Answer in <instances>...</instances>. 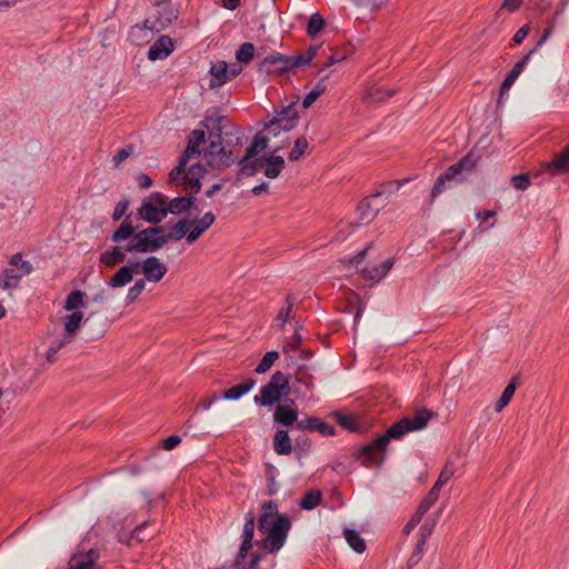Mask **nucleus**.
Instances as JSON below:
<instances>
[{
    "label": "nucleus",
    "instance_id": "f257e3e1",
    "mask_svg": "<svg viewBox=\"0 0 569 569\" xmlns=\"http://www.w3.org/2000/svg\"><path fill=\"white\" fill-rule=\"evenodd\" d=\"M433 416L435 413L432 411L421 409L412 417L402 418L392 425L383 436L363 446L359 451L358 459L367 467L380 466L383 461L387 446L391 439H401L408 432L422 430Z\"/></svg>",
    "mask_w": 569,
    "mask_h": 569
},
{
    "label": "nucleus",
    "instance_id": "f03ea898",
    "mask_svg": "<svg viewBox=\"0 0 569 569\" xmlns=\"http://www.w3.org/2000/svg\"><path fill=\"white\" fill-rule=\"evenodd\" d=\"M201 126L209 131V142H222L226 146H242L243 134L239 127L230 124L227 117L217 110L208 111Z\"/></svg>",
    "mask_w": 569,
    "mask_h": 569
},
{
    "label": "nucleus",
    "instance_id": "7ed1b4c3",
    "mask_svg": "<svg viewBox=\"0 0 569 569\" xmlns=\"http://www.w3.org/2000/svg\"><path fill=\"white\" fill-rule=\"evenodd\" d=\"M290 528L291 522L288 516L279 515L273 521L267 522L266 529H258L262 539L257 543L261 542L266 551L273 553L283 547Z\"/></svg>",
    "mask_w": 569,
    "mask_h": 569
},
{
    "label": "nucleus",
    "instance_id": "20e7f679",
    "mask_svg": "<svg viewBox=\"0 0 569 569\" xmlns=\"http://www.w3.org/2000/svg\"><path fill=\"white\" fill-rule=\"evenodd\" d=\"M166 244L164 227L153 226L137 231L128 241V249L138 253L156 252Z\"/></svg>",
    "mask_w": 569,
    "mask_h": 569
},
{
    "label": "nucleus",
    "instance_id": "39448f33",
    "mask_svg": "<svg viewBox=\"0 0 569 569\" xmlns=\"http://www.w3.org/2000/svg\"><path fill=\"white\" fill-rule=\"evenodd\" d=\"M289 392L288 377L281 371H276L269 382L260 389V395L253 397V401L262 407H270L287 397Z\"/></svg>",
    "mask_w": 569,
    "mask_h": 569
},
{
    "label": "nucleus",
    "instance_id": "423d86ee",
    "mask_svg": "<svg viewBox=\"0 0 569 569\" xmlns=\"http://www.w3.org/2000/svg\"><path fill=\"white\" fill-rule=\"evenodd\" d=\"M178 18V11L172 8L170 0H154L153 9L144 20V26L151 31L160 32L167 29Z\"/></svg>",
    "mask_w": 569,
    "mask_h": 569
},
{
    "label": "nucleus",
    "instance_id": "0eeeda50",
    "mask_svg": "<svg viewBox=\"0 0 569 569\" xmlns=\"http://www.w3.org/2000/svg\"><path fill=\"white\" fill-rule=\"evenodd\" d=\"M475 167V160L471 156L463 157L459 162L450 166L442 174H440L431 190V200L433 201L438 196L445 191V183L447 181H461L466 178L465 171H471Z\"/></svg>",
    "mask_w": 569,
    "mask_h": 569
},
{
    "label": "nucleus",
    "instance_id": "6e6552de",
    "mask_svg": "<svg viewBox=\"0 0 569 569\" xmlns=\"http://www.w3.org/2000/svg\"><path fill=\"white\" fill-rule=\"evenodd\" d=\"M139 216L149 223H160L168 216L166 196L159 192L152 193L148 200L142 202L139 209Z\"/></svg>",
    "mask_w": 569,
    "mask_h": 569
},
{
    "label": "nucleus",
    "instance_id": "1a4fd4ad",
    "mask_svg": "<svg viewBox=\"0 0 569 569\" xmlns=\"http://www.w3.org/2000/svg\"><path fill=\"white\" fill-rule=\"evenodd\" d=\"M229 147L226 146V140L222 142H209L203 153L208 166L213 169L232 166L236 161V156L232 150H228Z\"/></svg>",
    "mask_w": 569,
    "mask_h": 569
},
{
    "label": "nucleus",
    "instance_id": "9d476101",
    "mask_svg": "<svg viewBox=\"0 0 569 569\" xmlns=\"http://www.w3.org/2000/svg\"><path fill=\"white\" fill-rule=\"evenodd\" d=\"M382 191L376 192L360 201L357 208L358 223L368 224L379 211L388 203L387 198L382 199Z\"/></svg>",
    "mask_w": 569,
    "mask_h": 569
},
{
    "label": "nucleus",
    "instance_id": "9b49d317",
    "mask_svg": "<svg viewBox=\"0 0 569 569\" xmlns=\"http://www.w3.org/2000/svg\"><path fill=\"white\" fill-rule=\"evenodd\" d=\"M298 64L295 56H284L281 53H272L267 56L258 67V70L263 73H284L297 70Z\"/></svg>",
    "mask_w": 569,
    "mask_h": 569
},
{
    "label": "nucleus",
    "instance_id": "f8f14e48",
    "mask_svg": "<svg viewBox=\"0 0 569 569\" xmlns=\"http://www.w3.org/2000/svg\"><path fill=\"white\" fill-rule=\"evenodd\" d=\"M289 143V139L286 138L281 140V144L274 147L272 149V154L268 157H263V173L269 179H276L279 177L281 171L284 168V159L281 156H277L276 153L279 152L284 148V146Z\"/></svg>",
    "mask_w": 569,
    "mask_h": 569
},
{
    "label": "nucleus",
    "instance_id": "ddd939ff",
    "mask_svg": "<svg viewBox=\"0 0 569 569\" xmlns=\"http://www.w3.org/2000/svg\"><path fill=\"white\" fill-rule=\"evenodd\" d=\"M100 553L97 549L74 553L69 562L68 569H100L97 565Z\"/></svg>",
    "mask_w": 569,
    "mask_h": 569
},
{
    "label": "nucleus",
    "instance_id": "4468645a",
    "mask_svg": "<svg viewBox=\"0 0 569 569\" xmlns=\"http://www.w3.org/2000/svg\"><path fill=\"white\" fill-rule=\"evenodd\" d=\"M140 267L144 278L151 282L160 281L168 271L166 264L154 256L144 259L142 263H140Z\"/></svg>",
    "mask_w": 569,
    "mask_h": 569
},
{
    "label": "nucleus",
    "instance_id": "2eb2a0df",
    "mask_svg": "<svg viewBox=\"0 0 569 569\" xmlns=\"http://www.w3.org/2000/svg\"><path fill=\"white\" fill-rule=\"evenodd\" d=\"M139 261L129 262L128 264L120 267L118 271L109 279L107 284L113 289L127 286L132 281L133 274L139 272Z\"/></svg>",
    "mask_w": 569,
    "mask_h": 569
},
{
    "label": "nucleus",
    "instance_id": "dca6fc26",
    "mask_svg": "<svg viewBox=\"0 0 569 569\" xmlns=\"http://www.w3.org/2000/svg\"><path fill=\"white\" fill-rule=\"evenodd\" d=\"M541 166L543 171L552 177L569 173V149L567 146L561 152L555 154L551 161L543 162Z\"/></svg>",
    "mask_w": 569,
    "mask_h": 569
},
{
    "label": "nucleus",
    "instance_id": "f3484780",
    "mask_svg": "<svg viewBox=\"0 0 569 569\" xmlns=\"http://www.w3.org/2000/svg\"><path fill=\"white\" fill-rule=\"evenodd\" d=\"M298 419V408L295 400L289 399L282 405H278L273 412V421L282 426H291Z\"/></svg>",
    "mask_w": 569,
    "mask_h": 569
},
{
    "label": "nucleus",
    "instance_id": "a211bd4d",
    "mask_svg": "<svg viewBox=\"0 0 569 569\" xmlns=\"http://www.w3.org/2000/svg\"><path fill=\"white\" fill-rule=\"evenodd\" d=\"M214 220L216 216L212 212H206L200 219L191 220L192 229L186 236V241L190 244L197 241L213 224Z\"/></svg>",
    "mask_w": 569,
    "mask_h": 569
},
{
    "label": "nucleus",
    "instance_id": "6ab92c4d",
    "mask_svg": "<svg viewBox=\"0 0 569 569\" xmlns=\"http://www.w3.org/2000/svg\"><path fill=\"white\" fill-rule=\"evenodd\" d=\"M173 51V42L170 37L161 36L148 51L151 61L163 60Z\"/></svg>",
    "mask_w": 569,
    "mask_h": 569
},
{
    "label": "nucleus",
    "instance_id": "aec40b11",
    "mask_svg": "<svg viewBox=\"0 0 569 569\" xmlns=\"http://www.w3.org/2000/svg\"><path fill=\"white\" fill-rule=\"evenodd\" d=\"M83 320V313L81 311L71 312L62 318L63 321V336L64 343H71L79 330Z\"/></svg>",
    "mask_w": 569,
    "mask_h": 569
},
{
    "label": "nucleus",
    "instance_id": "412c9836",
    "mask_svg": "<svg viewBox=\"0 0 569 569\" xmlns=\"http://www.w3.org/2000/svg\"><path fill=\"white\" fill-rule=\"evenodd\" d=\"M536 52V49L530 50L520 61H518L511 71L507 74L500 88V98L510 90L515 81L518 79L526 64L530 60L531 56Z\"/></svg>",
    "mask_w": 569,
    "mask_h": 569
},
{
    "label": "nucleus",
    "instance_id": "4be33fe9",
    "mask_svg": "<svg viewBox=\"0 0 569 569\" xmlns=\"http://www.w3.org/2000/svg\"><path fill=\"white\" fill-rule=\"evenodd\" d=\"M128 252H131L128 249V242L124 246L118 244L107 251H104L100 257V262L106 267H114L118 263H121L126 260V256Z\"/></svg>",
    "mask_w": 569,
    "mask_h": 569
},
{
    "label": "nucleus",
    "instance_id": "5701e85b",
    "mask_svg": "<svg viewBox=\"0 0 569 569\" xmlns=\"http://www.w3.org/2000/svg\"><path fill=\"white\" fill-rule=\"evenodd\" d=\"M297 428L300 430L318 431L323 436L335 435L333 426H330L326 423L323 420L316 417H309L307 419L298 421Z\"/></svg>",
    "mask_w": 569,
    "mask_h": 569
},
{
    "label": "nucleus",
    "instance_id": "b1692460",
    "mask_svg": "<svg viewBox=\"0 0 569 569\" xmlns=\"http://www.w3.org/2000/svg\"><path fill=\"white\" fill-rule=\"evenodd\" d=\"M393 267V260L387 259L383 262H381L379 266H375L371 268H363L361 270V274L363 279L366 280H373V281H380L383 279L387 273L391 270Z\"/></svg>",
    "mask_w": 569,
    "mask_h": 569
},
{
    "label": "nucleus",
    "instance_id": "393cba45",
    "mask_svg": "<svg viewBox=\"0 0 569 569\" xmlns=\"http://www.w3.org/2000/svg\"><path fill=\"white\" fill-rule=\"evenodd\" d=\"M157 33L156 31H151L148 27L144 26H133L129 31V40L136 46H143L148 43Z\"/></svg>",
    "mask_w": 569,
    "mask_h": 569
},
{
    "label": "nucleus",
    "instance_id": "a878e982",
    "mask_svg": "<svg viewBox=\"0 0 569 569\" xmlns=\"http://www.w3.org/2000/svg\"><path fill=\"white\" fill-rule=\"evenodd\" d=\"M211 79L209 82V86L211 88H217L222 84H224L227 81H229L228 77V66L224 61H218L214 63L211 69Z\"/></svg>",
    "mask_w": 569,
    "mask_h": 569
},
{
    "label": "nucleus",
    "instance_id": "bb28decb",
    "mask_svg": "<svg viewBox=\"0 0 569 569\" xmlns=\"http://www.w3.org/2000/svg\"><path fill=\"white\" fill-rule=\"evenodd\" d=\"M193 197H176L170 202L166 198L167 213L178 214L187 212L193 206Z\"/></svg>",
    "mask_w": 569,
    "mask_h": 569
},
{
    "label": "nucleus",
    "instance_id": "cd10ccee",
    "mask_svg": "<svg viewBox=\"0 0 569 569\" xmlns=\"http://www.w3.org/2000/svg\"><path fill=\"white\" fill-rule=\"evenodd\" d=\"M137 233L136 227L132 224V221L127 217L118 229L112 233L111 240L114 243L120 244L124 240H130Z\"/></svg>",
    "mask_w": 569,
    "mask_h": 569
},
{
    "label": "nucleus",
    "instance_id": "c85d7f7f",
    "mask_svg": "<svg viewBox=\"0 0 569 569\" xmlns=\"http://www.w3.org/2000/svg\"><path fill=\"white\" fill-rule=\"evenodd\" d=\"M273 449L281 456H287L292 451L291 439L287 430L281 429L274 433Z\"/></svg>",
    "mask_w": 569,
    "mask_h": 569
},
{
    "label": "nucleus",
    "instance_id": "c756f323",
    "mask_svg": "<svg viewBox=\"0 0 569 569\" xmlns=\"http://www.w3.org/2000/svg\"><path fill=\"white\" fill-rule=\"evenodd\" d=\"M279 515L280 513H278V506L276 502H264L258 517V529H266L267 522L273 521Z\"/></svg>",
    "mask_w": 569,
    "mask_h": 569
},
{
    "label": "nucleus",
    "instance_id": "7c9ffc66",
    "mask_svg": "<svg viewBox=\"0 0 569 569\" xmlns=\"http://www.w3.org/2000/svg\"><path fill=\"white\" fill-rule=\"evenodd\" d=\"M313 389V383L310 377H307L303 372L296 375V381L293 382V392L298 397L309 398Z\"/></svg>",
    "mask_w": 569,
    "mask_h": 569
},
{
    "label": "nucleus",
    "instance_id": "2f4dec72",
    "mask_svg": "<svg viewBox=\"0 0 569 569\" xmlns=\"http://www.w3.org/2000/svg\"><path fill=\"white\" fill-rule=\"evenodd\" d=\"M297 101H298V98L296 99V101H293L287 106V111L284 112V113H287V118H283L282 120L279 118H273V120L278 123V126H280L282 128L283 133H288L297 124L298 112L295 108Z\"/></svg>",
    "mask_w": 569,
    "mask_h": 569
},
{
    "label": "nucleus",
    "instance_id": "473e14b6",
    "mask_svg": "<svg viewBox=\"0 0 569 569\" xmlns=\"http://www.w3.org/2000/svg\"><path fill=\"white\" fill-rule=\"evenodd\" d=\"M23 276H24L23 273L16 270L14 268H7L2 271L1 279H0V287L2 289L17 288Z\"/></svg>",
    "mask_w": 569,
    "mask_h": 569
},
{
    "label": "nucleus",
    "instance_id": "72a5a7b5",
    "mask_svg": "<svg viewBox=\"0 0 569 569\" xmlns=\"http://www.w3.org/2000/svg\"><path fill=\"white\" fill-rule=\"evenodd\" d=\"M254 385L256 381L253 379H250L243 383L233 386L230 389L226 390L222 397L227 400H238L243 395L249 392L254 387Z\"/></svg>",
    "mask_w": 569,
    "mask_h": 569
},
{
    "label": "nucleus",
    "instance_id": "f704fd0d",
    "mask_svg": "<svg viewBox=\"0 0 569 569\" xmlns=\"http://www.w3.org/2000/svg\"><path fill=\"white\" fill-rule=\"evenodd\" d=\"M268 137L257 134L250 147L246 150V153L242 157V161H247L256 158V156L263 151L268 147Z\"/></svg>",
    "mask_w": 569,
    "mask_h": 569
},
{
    "label": "nucleus",
    "instance_id": "c9c22d12",
    "mask_svg": "<svg viewBox=\"0 0 569 569\" xmlns=\"http://www.w3.org/2000/svg\"><path fill=\"white\" fill-rule=\"evenodd\" d=\"M188 228H190V220H179L174 226L170 228V231L168 233H164L166 243H168L169 240H181L183 237L188 234Z\"/></svg>",
    "mask_w": 569,
    "mask_h": 569
},
{
    "label": "nucleus",
    "instance_id": "e433bc0d",
    "mask_svg": "<svg viewBox=\"0 0 569 569\" xmlns=\"http://www.w3.org/2000/svg\"><path fill=\"white\" fill-rule=\"evenodd\" d=\"M343 536L348 545L358 553L366 551V542L353 529H345Z\"/></svg>",
    "mask_w": 569,
    "mask_h": 569
},
{
    "label": "nucleus",
    "instance_id": "4c0bfd02",
    "mask_svg": "<svg viewBox=\"0 0 569 569\" xmlns=\"http://www.w3.org/2000/svg\"><path fill=\"white\" fill-rule=\"evenodd\" d=\"M84 292L80 290H73L67 296L63 308L67 311L76 312L79 308L84 307Z\"/></svg>",
    "mask_w": 569,
    "mask_h": 569
},
{
    "label": "nucleus",
    "instance_id": "58836bf2",
    "mask_svg": "<svg viewBox=\"0 0 569 569\" xmlns=\"http://www.w3.org/2000/svg\"><path fill=\"white\" fill-rule=\"evenodd\" d=\"M240 172L244 176L252 177L259 170L263 168V157L262 158H253L247 161H242V158L239 160Z\"/></svg>",
    "mask_w": 569,
    "mask_h": 569
},
{
    "label": "nucleus",
    "instance_id": "ea45409f",
    "mask_svg": "<svg viewBox=\"0 0 569 569\" xmlns=\"http://www.w3.org/2000/svg\"><path fill=\"white\" fill-rule=\"evenodd\" d=\"M395 91L391 89H383L380 87H372L367 91L365 97L366 101L370 103L385 101L386 99L392 97Z\"/></svg>",
    "mask_w": 569,
    "mask_h": 569
},
{
    "label": "nucleus",
    "instance_id": "a19ab883",
    "mask_svg": "<svg viewBox=\"0 0 569 569\" xmlns=\"http://www.w3.org/2000/svg\"><path fill=\"white\" fill-rule=\"evenodd\" d=\"M322 493L319 490L308 491L300 501V507L305 510H312L321 503Z\"/></svg>",
    "mask_w": 569,
    "mask_h": 569
},
{
    "label": "nucleus",
    "instance_id": "79ce46f5",
    "mask_svg": "<svg viewBox=\"0 0 569 569\" xmlns=\"http://www.w3.org/2000/svg\"><path fill=\"white\" fill-rule=\"evenodd\" d=\"M279 359V352L276 350L268 351L258 366L256 367L254 371L259 375L267 372L272 365Z\"/></svg>",
    "mask_w": 569,
    "mask_h": 569
},
{
    "label": "nucleus",
    "instance_id": "37998d69",
    "mask_svg": "<svg viewBox=\"0 0 569 569\" xmlns=\"http://www.w3.org/2000/svg\"><path fill=\"white\" fill-rule=\"evenodd\" d=\"M256 48L251 42L242 43L236 52V59L241 63H248L254 57Z\"/></svg>",
    "mask_w": 569,
    "mask_h": 569
},
{
    "label": "nucleus",
    "instance_id": "c03bdc74",
    "mask_svg": "<svg viewBox=\"0 0 569 569\" xmlns=\"http://www.w3.org/2000/svg\"><path fill=\"white\" fill-rule=\"evenodd\" d=\"M515 391H516V383H515V378H513L507 385V387L505 388L502 395L500 396V398L498 399V401L496 403V411L497 412H500L509 403V401L512 398Z\"/></svg>",
    "mask_w": 569,
    "mask_h": 569
},
{
    "label": "nucleus",
    "instance_id": "a18cd8bd",
    "mask_svg": "<svg viewBox=\"0 0 569 569\" xmlns=\"http://www.w3.org/2000/svg\"><path fill=\"white\" fill-rule=\"evenodd\" d=\"M200 147V144H193L192 142L188 141L187 148L179 161V171H181V169L187 166L190 158H197L201 154Z\"/></svg>",
    "mask_w": 569,
    "mask_h": 569
},
{
    "label": "nucleus",
    "instance_id": "49530a36",
    "mask_svg": "<svg viewBox=\"0 0 569 569\" xmlns=\"http://www.w3.org/2000/svg\"><path fill=\"white\" fill-rule=\"evenodd\" d=\"M323 26H325V20L322 18V16L318 12H315L311 14V17L309 19L307 32L310 37H316L317 34H319L321 32V30L323 29Z\"/></svg>",
    "mask_w": 569,
    "mask_h": 569
},
{
    "label": "nucleus",
    "instance_id": "de8ad7c7",
    "mask_svg": "<svg viewBox=\"0 0 569 569\" xmlns=\"http://www.w3.org/2000/svg\"><path fill=\"white\" fill-rule=\"evenodd\" d=\"M308 140L305 137H300L295 141V146L292 151L289 153L288 159L290 161H297L299 160L307 151L308 149Z\"/></svg>",
    "mask_w": 569,
    "mask_h": 569
},
{
    "label": "nucleus",
    "instance_id": "09e8293b",
    "mask_svg": "<svg viewBox=\"0 0 569 569\" xmlns=\"http://www.w3.org/2000/svg\"><path fill=\"white\" fill-rule=\"evenodd\" d=\"M10 266L12 268H17L18 271H20L21 273H23L24 276L31 273L32 271V266L29 261L27 260H23L22 259V256L20 253H16L11 257L10 259Z\"/></svg>",
    "mask_w": 569,
    "mask_h": 569
},
{
    "label": "nucleus",
    "instance_id": "8fccbe9b",
    "mask_svg": "<svg viewBox=\"0 0 569 569\" xmlns=\"http://www.w3.org/2000/svg\"><path fill=\"white\" fill-rule=\"evenodd\" d=\"M146 281L143 279H139L134 282V284L128 290L126 296V303H132L144 290Z\"/></svg>",
    "mask_w": 569,
    "mask_h": 569
},
{
    "label": "nucleus",
    "instance_id": "3c124183",
    "mask_svg": "<svg viewBox=\"0 0 569 569\" xmlns=\"http://www.w3.org/2000/svg\"><path fill=\"white\" fill-rule=\"evenodd\" d=\"M301 341L302 336L296 330L291 340L284 343L282 348L283 353L288 355L291 359H296V356L291 355L290 352L299 349Z\"/></svg>",
    "mask_w": 569,
    "mask_h": 569
},
{
    "label": "nucleus",
    "instance_id": "603ef678",
    "mask_svg": "<svg viewBox=\"0 0 569 569\" xmlns=\"http://www.w3.org/2000/svg\"><path fill=\"white\" fill-rule=\"evenodd\" d=\"M318 52V47H310L306 52L295 56L297 60L298 68H303L308 66L311 60L316 57Z\"/></svg>",
    "mask_w": 569,
    "mask_h": 569
},
{
    "label": "nucleus",
    "instance_id": "864d4df0",
    "mask_svg": "<svg viewBox=\"0 0 569 569\" xmlns=\"http://www.w3.org/2000/svg\"><path fill=\"white\" fill-rule=\"evenodd\" d=\"M453 475H455L453 463L451 461H447V463L442 468L436 483H438L439 486L442 487L445 483H447L451 479V477Z\"/></svg>",
    "mask_w": 569,
    "mask_h": 569
},
{
    "label": "nucleus",
    "instance_id": "5fc2aeb1",
    "mask_svg": "<svg viewBox=\"0 0 569 569\" xmlns=\"http://www.w3.org/2000/svg\"><path fill=\"white\" fill-rule=\"evenodd\" d=\"M511 183L515 189L517 190H520V191H525L529 188L530 186V179L527 174L522 173V174H517V176H513L511 178Z\"/></svg>",
    "mask_w": 569,
    "mask_h": 569
},
{
    "label": "nucleus",
    "instance_id": "6e6d98bb",
    "mask_svg": "<svg viewBox=\"0 0 569 569\" xmlns=\"http://www.w3.org/2000/svg\"><path fill=\"white\" fill-rule=\"evenodd\" d=\"M69 343H64V340L61 338L57 341H53L52 345L49 347L48 351H47V361L52 363L56 359V355L57 352L64 348L66 346H68Z\"/></svg>",
    "mask_w": 569,
    "mask_h": 569
},
{
    "label": "nucleus",
    "instance_id": "4d7b16f0",
    "mask_svg": "<svg viewBox=\"0 0 569 569\" xmlns=\"http://www.w3.org/2000/svg\"><path fill=\"white\" fill-rule=\"evenodd\" d=\"M183 183L190 193H198L201 189V182L198 177H190L189 174H184Z\"/></svg>",
    "mask_w": 569,
    "mask_h": 569
},
{
    "label": "nucleus",
    "instance_id": "13d9d810",
    "mask_svg": "<svg viewBox=\"0 0 569 569\" xmlns=\"http://www.w3.org/2000/svg\"><path fill=\"white\" fill-rule=\"evenodd\" d=\"M439 515V512L437 513ZM437 517L436 516L433 519L431 520H427L421 527H420V530H419V533H420V538L421 539H428L430 537V535L432 533V530L436 526V522H437Z\"/></svg>",
    "mask_w": 569,
    "mask_h": 569
},
{
    "label": "nucleus",
    "instance_id": "bf43d9fd",
    "mask_svg": "<svg viewBox=\"0 0 569 569\" xmlns=\"http://www.w3.org/2000/svg\"><path fill=\"white\" fill-rule=\"evenodd\" d=\"M128 207L129 201L127 199L119 201L113 210L112 219L119 221L126 214Z\"/></svg>",
    "mask_w": 569,
    "mask_h": 569
},
{
    "label": "nucleus",
    "instance_id": "052dcab7",
    "mask_svg": "<svg viewBox=\"0 0 569 569\" xmlns=\"http://www.w3.org/2000/svg\"><path fill=\"white\" fill-rule=\"evenodd\" d=\"M292 297L291 296H288L287 297V306L283 307L280 311H279V315H278V319L282 321V323H284L287 320L290 319V313H291V310H292V307H293V301H292Z\"/></svg>",
    "mask_w": 569,
    "mask_h": 569
},
{
    "label": "nucleus",
    "instance_id": "680f3d73",
    "mask_svg": "<svg viewBox=\"0 0 569 569\" xmlns=\"http://www.w3.org/2000/svg\"><path fill=\"white\" fill-rule=\"evenodd\" d=\"M358 7H363L370 10L378 9L386 0H352Z\"/></svg>",
    "mask_w": 569,
    "mask_h": 569
},
{
    "label": "nucleus",
    "instance_id": "e2e57ef3",
    "mask_svg": "<svg viewBox=\"0 0 569 569\" xmlns=\"http://www.w3.org/2000/svg\"><path fill=\"white\" fill-rule=\"evenodd\" d=\"M206 141V132L203 129H194L191 131L189 137V142H192L193 144H200L202 146Z\"/></svg>",
    "mask_w": 569,
    "mask_h": 569
},
{
    "label": "nucleus",
    "instance_id": "0e129e2a",
    "mask_svg": "<svg viewBox=\"0 0 569 569\" xmlns=\"http://www.w3.org/2000/svg\"><path fill=\"white\" fill-rule=\"evenodd\" d=\"M426 539H419L417 545H416V548L410 557V561L413 562V565H416L420 559H421V555L423 553V548H425V545H426Z\"/></svg>",
    "mask_w": 569,
    "mask_h": 569
},
{
    "label": "nucleus",
    "instance_id": "69168bd1",
    "mask_svg": "<svg viewBox=\"0 0 569 569\" xmlns=\"http://www.w3.org/2000/svg\"><path fill=\"white\" fill-rule=\"evenodd\" d=\"M181 442V437L178 435H172L163 440L162 448L164 450H172Z\"/></svg>",
    "mask_w": 569,
    "mask_h": 569
},
{
    "label": "nucleus",
    "instance_id": "338daca9",
    "mask_svg": "<svg viewBox=\"0 0 569 569\" xmlns=\"http://www.w3.org/2000/svg\"><path fill=\"white\" fill-rule=\"evenodd\" d=\"M264 129L268 130L269 134L273 137H279L281 133H283V130L278 123L273 120V118L264 124Z\"/></svg>",
    "mask_w": 569,
    "mask_h": 569
},
{
    "label": "nucleus",
    "instance_id": "774afa93",
    "mask_svg": "<svg viewBox=\"0 0 569 569\" xmlns=\"http://www.w3.org/2000/svg\"><path fill=\"white\" fill-rule=\"evenodd\" d=\"M338 418V422L340 426L345 427L349 430H356L353 418L350 416H342L340 413L336 415Z\"/></svg>",
    "mask_w": 569,
    "mask_h": 569
}]
</instances>
